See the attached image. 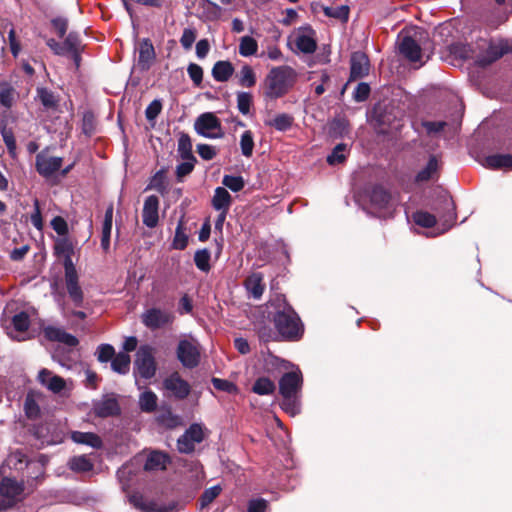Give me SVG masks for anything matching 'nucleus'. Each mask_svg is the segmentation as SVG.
Segmentation results:
<instances>
[{
    "mask_svg": "<svg viewBox=\"0 0 512 512\" xmlns=\"http://www.w3.org/2000/svg\"><path fill=\"white\" fill-rule=\"evenodd\" d=\"M269 303L275 309L273 323L278 333L284 339L299 340L303 335L304 327L298 314L285 297L277 295Z\"/></svg>",
    "mask_w": 512,
    "mask_h": 512,
    "instance_id": "1",
    "label": "nucleus"
},
{
    "mask_svg": "<svg viewBox=\"0 0 512 512\" xmlns=\"http://www.w3.org/2000/svg\"><path fill=\"white\" fill-rule=\"evenodd\" d=\"M296 72L289 66L273 67L265 78V95L271 99L284 96L294 85Z\"/></svg>",
    "mask_w": 512,
    "mask_h": 512,
    "instance_id": "2",
    "label": "nucleus"
},
{
    "mask_svg": "<svg viewBox=\"0 0 512 512\" xmlns=\"http://www.w3.org/2000/svg\"><path fill=\"white\" fill-rule=\"evenodd\" d=\"M370 209L379 218L393 217L400 200L396 195L380 185L374 186L369 193Z\"/></svg>",
    "mask_w": 512,
    "mask_h": 512,
    "instance_id": "3",
    "label": "nucleus"
},
{
    "mask_svg": "<svg viewBox=\"0 0 512 512\" xmlns=\"http://www.w3.org/2000/svg\"><path fill=\"white\" fill-rule=\"evenodd\" d=\"M24 483L14 478L4 477L0 482V512L14 507L22 500Z\"/></svg>",
    "mask_w": 512,
    "mask_h": 512,
    "instance_id": "4",
    "label": "nucleus"
},
{
    "mask_svg": "<svg viewBox=\"0 0 512 512\" xmlns=\"http://www.w3.org/2000/svg\"><path fill=\"white\" fill-rule=\"evenodd\" d=\"M510 52H512V41L507 39L491 40L486 50L477 56L476 63L485 67Z\"/></svg>",
    "mask_w": 512,
    "mask_h": 512,
    "instance_id": "5",
    "label": "nucleus"
},
{
    "mask_svg": "<svg viewBox=\"0 0 512 512\" xmlns=\"http://www.w3.org/2000/svg\"><path fill=\"white\" fill-rule=\"evenodd\" d=\"M177 357L184 367H196L200 362L199 343L193 338L180 340L177 347Z\"/></svg>",
    "mask_w": 512,
    "mask_h": 512,
    "instance_id": "6",
    "label": "nucleus"
},
{
    "mask_svg": "<svg viewBox=\"0 0 512 512\" xmlns=\"http://www.w3.org/2000/svg\"><path fill=\"white\" fill-rule=\"evenodd\" d=\"M195 131L206 138L216 139L223 136L220 120L212 113L200 115L194 124Z\"/></svg>",
    "mask_w": 512,
    "mask_h": 512,
    "instance_id": "7",
    "label": "nucleus"
},
{
    "mask_svg": "<svg viewBox=\"0 0 512 512\" xmlns=\"http://www.w3.org/2000/svg\"><path fill=\"white\" fill-rule=\"evenodd\" d=\"M135 366L138 374L145 379H150L155 375L156 364L153 357L152 348L141 346L137 352Z\"/></svg>",
    "mask_w": 512,
    "mask_h": 512,
    "instance_id": "8",
    "label": "nucleus"
},
{
    "mask_svg": "<svg viewBox=\"0 0 512 512\" xmlns=\"http://www.w3.org/2000/svg\"><path fill=\"white\" fill-rule=\"evenodd\" d=\"M204 439V431L200 424H192L185 433L178 439L177 448L181 453H191L195 449V445Z\"/></svg>",
    "mask_w": 512,
    "mask_h": 512,
    "instance_id": "9",
    "label": "nucleus"
},
{
    "mask_svg": "<svg viewBox=\"0 0 512 512\" xmlns=\"http://www.w3.org/2000/svg\"><path fill=\"white\" fill-rule=\"evenodd\" d=\"M63 159L41 151L36 155V170L44 178L52 177L62 167Z\"/></svg>",
    "mask_w": 512,
    "mask_h": 512,
    "instance_id": "10",
    "label": "nucleus"
},
{
    "mask_svg": "<svg viewBox=\"0 0 512 512\" xmlns=\"http://www.w3.org/2000/svg\"><path fill=\"white\" fill-rule=\"evenodd\" d=\"M165 390L171 393L176 399H185L191 391V386L184 380L179 373L174 372L163 381Z\"/></svg>",
    "mask_w": 512,
    "mask_h": 512,
    "instance_id": "11",
    "label": "nucleus"
},
{
    "mask_svg": "<svg viewBox=\"0 0 512 512\" xmlns=\"http://www.w3.org/2000/svg\"><path fill=\"white\" fill-rule=\"evenodd\" d=\"M143 324L151 329H159L173 321V315L159 308H151L145 311L142 316Z\"/></svg>",
    "mask_w": 512,
    "mask_h": 512,
    "instance_id": "12",
    "label": "nucleus"
},
{
    "mask_svg": "<svg viewBox=\"0 0 512 512\" xmlns=\"http://www.w3.org/2000/svg\"><path fill=\"white\" fill-rule=\"evenodd\" d=\"M302 385L300 371L285 373L279 380V392L282 396H298Z\"/></svg>",
    "mask_w": 512,
    "mask_h": 512,
    "instance_id": "13",
    "label": "nucleus"
},
{
    "mask_svg": "<svg viewBox=\"0 0 512 512\" xmlns=\"http://www.w3.org/2000/svg\"><path fill=\"white\" fill-rule=\"evenodd\" d=\"M159 198L156 195H150L145 199L143 211H142V221L145 226L148 228H154L158 224L159 215Z\"/></svg>",
    "mask_w": 512,
    "mask_h": 512,
    "instance_id": "14",
    "label": "nucleus"
},
{
    "mask_svg": "<svg viewBox=\"0 0 512 512\" xmlns=\"http://www.w3.org/2000/svg\"><path fill=\"white\" fill-rule=\"evenodd\" d=\"M38 381L42 386L55 394L61 393L67 387L65 379L45 368L39 371Z\"/></svg>",
    "mask_w": 512,
    "mask_h": 512,
    "instance_id": "15",
    "label": "nucleus"
},
{
    "mask_svg": "<svg viewBox=\"0 0 512 512\" xmlns=\"http://www.w3.org/2000/svg\"><path fill=\"white\" fill-rule=\"evenodd\" d=\"M294 44L296 48L304 54H312L316 51L317 43L314 38V32L310 28H300L297 32Z\"/></svg>",
    "mask_w": 512,
    "mask_h": 512,
    "instance_id": "16",
    "label": "nucleus"
},
{
    "mask_svg": "<svg viewBox=\"0 0 512 512\" xmlns=\"http://www.w3.org/2000/svg\"><path fill=\"white\" fill-rule=\"evenodd\" d=\"M350 80L363 78L369 73V59L362 52H354L351 56Z\"/></svg>",
    "mask_w": 512,
    "mask_h": 512,
    "instance_id": "17",
    "label": "nucleus"
},
{
    "mask_svg": "<svg viewBox=\"0 0 512 512\" xmlns=\"http://www.w3.org/2000/svg\"><path fill=\"white\" fill-rule=\"evenodd\" d=\"M45 337L54 342H59L70 347L78 344V339L72 334L67 333L64 329L55 326H47L43 330Z\"/></svg>",
    "mask_w": 512,
    "mask_h": 512,
    "instance_id": "18",
    "label": "nucleus"
},
{
    "mask_svg": "<svg viewBox=\"0 0 512 512\" xmlns=\"http://www.w3.org/2000/svg\"><path fill=\"white\" fill-rule=\"evenodd\" d=\"M400 53L411 62L422 60L420 45L410 36H404L399 44Z\"/></svg>",
    "mask_w": 512,
    "mask_h": 512,
    "instance_id": "19",
    "label": "nucleus"
},
{
    "mask_svg": "<svg viewBox=\"0 0 512 512\" xmlns=\"http://www.w3.org/2000/svg\"><path fill=\"white\" fill-rule=\"evenodd\" d=\"M119 411L118 402L114 397H104L94 404L95 414L102 418L117 415Z\"/></svg>",
    "mask_w": 512,
    "mask_h": 512,
    "instance_id": "20",
    "label": "nucleus"
},
{
    "mask_svg": "<svg viewBox=\"0 0 512 512\" xmlns=\"http://www.w3.org/2000/svg\"><path fill=\"white\" fill-rule=\"evenodd\" d=\"M244 286L250 297L260 299L265 290L263 275L259 272L250 274L244 281Z\"/></svg>",
    "mask_w": 512,
    "mask_h": 512,
    "instance_id": "21",
    "label": "nucleus"
},
{
    "mask_svg": "<svg viewBox=\"0 0 512 512\" xmlns=\"http://www.w3.org/2000/svg\"><path fill=\"white\" fill-rule=\"evenodd\" d=\"M113 205L110 204L104 215V221L101 229V247L104 252H107L110 248V237L112 232V223H113Z\"/></svg>",
    "mask_w": 512,
    "mask_h": 512,
    "instance_id": "22",
    "label": "nucleus"
},
{
    "mask_svg": "<svg viewBox=\"0 0 512 512\" xmlns=\"http://www.w3.org/2000/svg\"><path fill=\"white\" fill-rule=\"evenodd\" d=\"M235 69L228 60L217 61L212 67V77L217 82H227L233 75Z\"/></svg>",
    "mask_w": 512,
    "mask_h": 512,
    "instance_id": "23",
    "label": "nucleus"
},
{
    "mask_svg": "<svg viewBox=\"0 0 512 512\" xmlns=\"http://www.w3.org/2000/svg\"><path fill=\"white\" fill-rule=\"evenodd\" d=\"M482 164L490 169H512V154L489 155Z\"/></svg>",
    "mask_w": 512,
    "mask_h": 512,
    "instance_id": "24",
    "label": "nucleus"
},
{
    "mask_svg": "<svg viewBox=\"0 0 512 512\" xmlns=\"http://www.w3.org/2000/svg\"><path fill=\"white\" fill-rule=\"evenodd\" d=\"M199 9L201 10V19L204 21H216L221 16V7L210 0H200Z\"/></svg>",
    "mask_w": 512,
    "mask_h": 512,
    "instance_id": "25",
    "label": "nucleus"
},
{
    "mask_svg": "<svg viewBox=\"0 0 512 512\" xmlns=\"http://www.w3.org/2000/svg\"><path fill=\"white\" fill-rule=\"evenodd\" d=\"M71 439L78 444H85L93 448H100L102 446L101 438L92 432L74 431L71 433Z\"/></svg>",
    "mask_w": 512,
    "mask_h": 512,
    "instance_id": "26",
    "label": "nucleus"
},
{
    "mask_svg": "<svg viewBox=\"0 0 512 512\" xmlns=\"http://www.w3.org/2000/svg\"><path fill=\"white\" fill-rule=\"evenodd\" d=\"M67 465L70 470L76 473L89 472L94 467L93 462L86 455H79L70 458Z\"/></svg>",
    "mask_w": 512,
    "mask_h": 512,
    "instance_id": "27",
    "label": "nucleus"
},
{
    "mask_svg": "<svg viewBox=\"0 0 512 512\" xmlns=\"http://www.w3.org/2000/svg\"><path fill=\"white\" fill-rule=\"evenodd\" d=\"M212 205L215 210L228 211L231 205V195L223 187H217L212 199Z\"/></svg>",
    "mask_w": 512,
    "mask_h": 512,
    "instance_id": "28",
    "label": "nucleus"
},
{
    "mask_svg": "<svg viewBox=\"0 0 512 512\" xmlns=\"http://www.w3.org/2000/svg\"><path fill=\"white\" fill-rule=\"evenodd\" d=\"M167 463L168 457L166 454L154 451L149 454L145 462L144 469L147 471L162 470L166 468Z\"/></svg>",
    "mask_w": 512,
    "mask_h": 512,
    "instance_id": "29",
    "label": "nucleus"
},
{
    "mask_svg": "<svg viewBox=\"0 0 512 512\" xmlns=\"http://www.w3.org/2000/svg\"><path fill=\"white\" fill-rule=\"evenodd\" d=\"M65 283L69 297L76 306H80L83 302V291L78 284V276L65 278Z\"/></svg>",
    "mask_w": 512,
    "mask_h": 512,
    "instance_id": "30",
    "label": "nucleus"
},
{
    "mask_svg": "<svg viewBox=\"0 0 512 512\" xmlns=\"http://www.w3.org/2000/svg\"><path fill=\"white\" fill-rule=\"evenodd\" d=\"M237 78L238 84L245 88H251L255 86L257 81L253 68L248 64H245L241 67L239 73L237 74Z\"/></svg>",
    "mask_w": 512,
    "mask_h": 512,
    "instance_id": "31",
    "label": "nucleus"
},
{
    "mask_svg": "<svg viewBox=\"0 0 512 512\" xmlns=\"http://www.w3.org/2000/svg\"><path fill=\"white\" fill-rule=\"evenodd\" d=\"M258 50L257 41L251 36H243L239 40L238 52L242 57H251L256 55Z\"/></svg>",
    "mask_w": 512,
    "mask_h": 512,
    "instance_id": "32",
    "label": "nucleus"
},
{
    "mask_svg": "<svg viewBox=\"0 0 512 512\" xmlns=\"http://www.w3.org/2000/svg\"><path fill=\"white\" fill-rule=\"evenodd\" d=\"M439 162L436 156H431L426 167L419 171L416 176L417 182H426L434 177L439 170Z\"/></svg>",
    "mask_w": 512,
    "mask_h": 512,
    "instance_id": "33",
    "label": "nucleus"
},
{
    "mask_svg": "<svg viewBox=\"0 0 512 512\" xmlns=\"http://www.w3.org/2000/svg\"><path fill=\"white\" fill-rule=\"evenodd\" d=\"M157 422L169 429L176 428L182 424L180 416L174 414L171 410H164L157 416Z\"/></svg>",
    "mask_w": 512,
    "mask_h": 512,
    "instance_id": "34",
    "label": "nucleus"
},
{
    "mask_svg": "<svg viewBox=\"0 0 512 512\" xmlns=\"http://www.w3.org/2000/svg\"><path fill=\"white\" fill-rule=\"evenodd\" d=\"M294 118L287 114H277L272 120L266 122L268 126L275 128L278 131H287L291 128Z\"/></svg>",
    "mask_w": 512,
    "mask_h": 512,
    "instance_id": "35",
    "label": "nucleus"
},
{
    "mask_svg": "<svg viewBox=\"0 0 512 512\" xmlns=\"http://www.w3.org/2000/svg\"><path fill=\"white\" fill-rule=\"evenodd\" d=\"M157 396L154 392L148 390L143 392L139 397V406L143 412L151 413L157 407Z\"/></svg>",
    "mask_w": 512,
    "mask_h": 512,
    "instance_id": "36",
    "label": "nucleus"
},
{
    "mask_svg": "<svg viewBox=\"0 0 512 512\" xmlns=\"http://www.w3.org/2000/svg\"><path fill=\"white\" fill-rule=\"evenodd\" d=\"M275 389L274 382L267 377L258 378L252 387V391L258 395H270Z\"/></svg>",
    "mask_w": 512,
    "mask_h": 512,
    "instance_id": "37",
    "label": "nucleus"
},
{
    "mask_svg": "<svg viewBox=\"0 0 512 512\" xmlns=\"http://www.w3.org/2000/svg\"><path fill=\"white\" fill-rule=\"evenodd\" d=\"M239 144H240V149H241L242 155L246 158L252 157L254 146H255L252 131H250V130L244 131L240 137Z\"/></svg>",
    "mask_w": 512,
    "mask_h": 512,
    "instance_id": "38",
    "label": "nucleus"
},
{
    "mask_svg": "<svg viewBox=\"0 0 512 512\" xmlns=\"http://www.w3.org/2000/svg\"><path fill=\"white\" fill-rule=\"evenodd\" d=\"M130 356L127 353L120 352L111 362V367L115 372L126 374L130 368Z\"/></svg>",
    "mask_w": 512,
    "mask_h": 512,
    "instance_id": "39",
    "label": "nucleus"
},
{
    "mask_svg": "<svg viewBox=\"0 0 512 512\" xmlns=\"http://www.w3.org/2000/svg\"><path fill=\"white\" fill-rule=\"evenodd\" d=\"M178 153L182 159L196 160L192 153L191 139L187 134H182L178 140Z\"/></svg>",
    "mask_w": 512,
    "mask_h": 512,
    "instance_id": "40",
    "label": "nucleus"
},
{
    "mask_svg": "<svg viewBox=\"0 0 512 512\" xmlns=\"http://www.w3.org/2000/svg\"><path fill=\"white\" fill-rule=\"evenodd\" d=\"M413 221L424 228H430L436 224V217L426 211H416L412 215Z\"/></svg>",
    "mask_w": 512,
    "mask_h": 512,
    "instance_id": "41",
    "label": "nucleus"
},
{
    "mask_svg": "<svg viewBox=\"0 0 512 512\" xmlns=\"http://www.w3.org/2000/svg\"><path fill=\"white\" fill-rule=\"evenodd\" d=\"M65 54L76 55L81 50V40L76 33H69L63 42Z\"/></svg>",
    "mask_w": 512,
    "mask_h": 512,
    "instance_id": "42",
    "label": "nucleus"
},
{
    "mask_svg": "<svg viewBox=\"0 0 512 512\" xmlns=\"http://www.w3.org/2000/svg\"><path fill=\"white\" fill-rule=\"evenodd\" d=\"M54 250L57 255L65 256L74 253V245L66 235L61 236L55 241Z\"/></svg>",
    "mask_w": 512,
    "mask_h": 512,
    "instance_id": "43",
    "label": "nucleus"
},
{
    "mask_svg": "<svg viewBox=\"0 0 512 512\" xmlns=\"http://www.w3.org/2000/svg\"><path fill=\"white\" fill-rule=\"evenodd\" d=\"M12 325L15 332L22 334L25 333L30 325L29 316L26 312H20L13 316Z\"/></svg>",
    "mask_w": 512,
    "mask_h": 512,
    "instance_id": "44",
    "label": "nucleus"
},
{
    "mask_svg": "<svg viewBox=\"0 0 512 512\" xmlns=\"http://www.w3.org/2000/svg\"><path fill=\"white\" fill-rule=\"evenodd\" d=\"M282 409L291 416H295L300 412V403L298 396H282Z\"/></svg>",
    "mask_w": 512,
    "mask_h": 512,
    "instance_id": "45",
    "label": "nucleus"
},
{
    "mask_svg": "<svg viewBox=\"0 0 512 512\" xmlns=\"http://www.w3.org/2000/svg\"><path fill=\"white\" fill-rule=\"evenodd\" d=\"M252 103L253 97L251 93L243 91L237 93V108L241 114H249Z\"/></svg>",
    "mask_w": 512,
    "mask_h": 512,
    "instance_id": "46",
    "label": "nucleus"
},
{
    "mask_svg": "<svg viewBox=\"0 0 512 512\" xmlns=\"http://www.w3.org/2000/svg\"><path fill=\"white\" fill-rule=\"evenodd\" d=\"M222 492V487L220 485H215L206 489L200 497V506L201 508H205L210 505Z\"/></svg>",
    "mask_w": 512,
    "mask_h": 512,
    "instance_id": "47",
    "label": "nucleus"
},
{
    "mask_svg": "<svg viewBox=\"0 0 512 512\" xmlns=\"http://www.w3.org/2000/svg\"><path fill=\"white\" fill-rule=\"evenodd\" d=\"M195 265L204 272L210 270V252L207 249L198 250L194 256Z\"/></svg>",
    "mask_w": 512,
    "mask_h": 512,
    "instance_id": "48",
    "label": "nucleus"
},
{
    "mask_svg": "<svg viewBox=\"0 0 512 512\" xmlns=\"http://www.w3.org/2000/svg\"><path fill=\"white\" fill-rule=\"evenodd\" d=\"M155 57L154 47L149 40H144L140 44L139 48V62L148 63Z\"/></svg>",
    "mask_w": 512,
    "mask_h": 512,
    "instance_id": "49",
    "label": "nucleus"
},
{
    "mask_svg": "<svg viewBox=\"0 0 512 512\" xmlns=\"http://www.w3.org/2000/svg\"><path fill=\"white\" fill-rule=\"evenodd\" d=\"M347 145L340 143L335 146L332 153L327 157V162L331 165L340 164L346 159Z\"/></svg>",
    "mask_w": 512,
    "mask_h": 512,
    "instance_id": "50",
    "label": "nucleus"
},
{
    "mask_svg": "<svg viewBox=\"0 0 512 512\" xmlns=\"http://www.w3.org/2000/svg\"><path fill=\"white\" fill-rule=\"evenodd\" d=\"M3 141L8 149V152L14 156L16 153V140L12 129L7 128L5 125L0 129Z\"/></svg>",
    "mask_w": 512,
    "mask_h": 512,
    "instance_id": "51",
    "label": "nucleus"
},
{
    "mask_svg": "<svg viewBox=\"0 0 512 512\" xmlns=\"http://www.w3.org/2000/svg\"><path fill=\"white\" fill-rule=\"evenodd\" d=\"M188 244V236L184 232L183 224L180 222L175 230L172 246L174 249L183 250Z\"/></svg>",
    "mask_w": 512,
    "mask_h": 512,
    "instance_id": "52",
    "label": "nucleus"
},
{
    "mask_svg": "<svg viewBox=\"0 0 512 512\" xmlns=\"http://www.w3.org/2000/svg\"><path fill=\"white\" fill-rule=\"evenodd\" d=\"M187 73L196 87H200L203 81V69L196 63H190L187 67Z\"/></svg>",
    "mask_w": 512,
    "mask_h": 512,
    "instance_id": "53",
    "label": "nucleus"
},
{
    "mask_svg": "<svg viewBox=\"0 0 512 512\" xmlns=\"http://www.w3.org/2000/svg\"><path fill=\"white\" fill-rule=\"evenodd\" d=\"M212 384L215 389L227 392L229 394H237L238 387L231 381L220 379V378H212Z\"/></svg>",
    "mask_w": 512,
    "mask_h": 512,
    "instance_id": "54",
    "label": "nucleus"
},
{
    "mask_svg": "<svg viewBox=\"0 0 512 512\" xmlns=\"http://www.w3.org/2000/svg\"><path fill=\"white\" fill-rule=\"evenodd\" d=\"M222 183L227 188L231 189L234 192H238L244 187V180L241 176H231L225 175L223 177Z\"/></svg>",
    "mask_w": 512,
    "mask_h": 512,
    "instance_id": "55",
    "label": "nucleus"
},
{
    "mask_svg": "<svg viewBox=\"0 0 512 512\" xmlns=\"http://www.w3.org/2000/svg\"><path fill=\"white\" fill-rule=\"evenodd\" d=\"M38 97L46 108H54L57 105V100L54 94L46 88H40L37 91Z\"/></svg>",
    "mask_w": 512,
    "mask_h": 512,
    "instance_id": "56",
    "label": "nucleus"
},
{
    "mask_svg": "<svg viewBox=\"0 0 512 512\" xmlns=\"http://www.w3.org/2000/svg\"><path fill=\"white\" fill-rule=\"evenodd\" d=\"M24 409L27 417L29 418H36L39 416L40 408L35 399L31 394H28L25 403H24Z\"/></svg>",
    "mask_w": 512,
    "mask_h": 512,
    "instance_id": "57",
    "label": "nucleus"
},
{
    "mask_svg": "<svg viewBox=\"0 0 512 512\" xmlns=\"http://www.w3.org/2000/svg\"><path fill=\"white\" fill-rule=\"evenodd\" d=\"M196 30L194 28H185L180 38L181 46L185 50L191 49L193 43L196 40Z\"/></svg>",
    "mask_w": 512,
    "mask_h": 512,
    "instance_id": "58",
    "label": "nucleus"
},
{
    "mask_svg": "<svg viewBox=\"0 0 512 512\" xmlns=\"http://www.w3.org/2000/svg\"><path fill=\"white\" fill-rule=\"evenodd\" d=\"M14 102V89L4 86L0 90V104L5 108H11Z\"/></svg>",
    "mask_w": 512,
    "mask_h": 512,
    "instance_id": "59",
    "label": "nucleus"
},
{
    "mask_svg": "<svg viewBox=\"0 0 512 512\" xmlns=\"http://www.w3.org/2000/svg\"><path fill=\"white\" fill-rule=\"evenodd\" d=\"M184 162L180 163L176 167V176L179 181L182 180L183 177L189 175L193 169L196 160L183 159Z\"/></svg>",
    "mask_w": 512,
    "mask_h": 512,
    "instance_id": "60",
    "label": "nucleus"
},
{
    "mask_svg": "<svg viewBox=\"0 0 512 512\" xmlns=\"http://www.w3.org/2000/svg\"><path fill=\"white\" fill-rule=\"evenodd\" d=\"M115 350L109 344H102L97 349V357L100 362H108L114 358Z\"/></svg>",
    "mask_w": 512,
    "mask_h": 512,
    "instance_id": "61",
    "label": "nucleus"
},
{
    "mask_svg": "<svg viewBox=\"0 0 512 512\" xmlns=\"http://www.w3.org/2000/svg\"><path fill=\"white\" fill-rule=\"evenodd\" d=\"M197 153L203 160L209 161L217 155V150L214 146L208 144H198Z\"/></svg>",
    "mask_w": 512,
    "mask_h": 512,
    "instance_id": "62",
    "label": "nucleus"
},
{
    "mask_svg": "<svg viewBox=\"0 0 512 512\" xmlns=\"http://www.w3.org/2000/svg\"><path fill=\"white\" fill-rule=\"evenodd\" d=\"M266 55L268 59L272 61H281L283 59V53L276 44L267 45L266 49L261 53V57Z\"/></svg>",
    "mask_w": 512,
    "mask_h": 512,
    "instance_id": "63",
    "label": "nucleus"
},
{
    "mask_svg": "<svg viewBox=\"0 0 512 512\" xmlns=\"http://www.w3.org/2000/svg\"><path fill=\"white\" fill-rule=\"evenodd\" d=\"M51 226L59 236H65L68 233V225L64 218L56 216L51 220Z\"/></svg>",
    "mask_w": 512,
    "mask_h": 512,
    "instance_id": "64",
    "label": "nucleus"
}]
</instances>
